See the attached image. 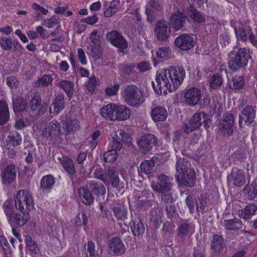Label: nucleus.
Returning a JSON list of instances; mask_svg holds the SVG:
<instances>
[{
  "label": "nucleus",
  "instance_id": "21",
  "mask_svg": "<svg viewBox=\"0 0 257 257\" xmlns=\"http://www.w3.org/2000/svg\"><path fill=\"white\" fill-rule=\"evenodd\" d=\"M105 179H107V181H104V183L106 186L111 185L113 188H118L120 180L118 177V172L114 167H109L106 169Z\"/></svg>",
  "mask_w": 257,
  "mask_h": 257
},
{
  "label": "nucleus",
  "instance_id": "32",
  "mask_svg": "<svg viewBox=\"0 0 257 257\" xmlns=\"http://www.w3.org/2000/svg\"><path fill=\"white\" fill-rule=\"evenodd\" d=\"M86 185L93 195L94 194L99 196L104 195L106 193L105 186L100 183L94 181H90Z\"/></svg>",
  "mask_w": 257,
  "mask_h": 257
},
{
  "label": "nucleus",
  "instance_id": "13",
  "mask_svg": "<svg viewBox=\"0 0 257 257\" xmlns=\"http://www.w3.org/2000/svg\"><path fill=\"white\" fill-rule=\"evenodd\" d=\"M226 242L223 237L219 234H215L212 236V239L210 245V249L212 251L211 255L218 256L226 247Z\"/></svg>",
  "mask_w": 257,
  "mask_h": 257
},
{
  "label": "nucleus",
  "instance_id": "26",
  "mask_svg": "<svg viewBox=\"0 0 257 257\" xmlns=\"http://www.w3.org/2000/svg\"><path fill=\"white\" fill-rule=\"evenodd\" d=\"M60 163L64 170L68 173L72 182L74 183L76 179V169L73 160L69 157H65L61 160Z\"/></svg>",
  "mask_w": 257,
  "mask_h": 257
},
{
  "label": "nucleus",
  "instance_id": "45",
  "mask_svg": "<svg viewBox=\"0 0 257 257\" xmlns=\"http://www.w3.org/2000/svg\"><path fill=\"white\" fill-rule=\"evenodd\" d=\"M120 0H112L109 6L104 12V15L106 18H109L119 11Z\"/></svg>",
  "mask_w": 257,
  "mask_h": 257
},
{
  "label": "nucleus",
  "instance_id": "61",
  "mask_svg": "<svg viewBox=\"0 0 257 257\" xmlns=\"http://www.w3.org/2000/svg\"><path fill=\"white\" fill-rule=\"evenodd\" d=\"M94 176L95 178H97L103 183L104 181H107V179H105V175L106 174V169L103 170L102 168H96L94 172Z\"/></svg>",
  "mask_w": 257,
  "mask_h": 257
},
{
  "label": "nucleus",
  "instance_id": "5",
  "mask_svg": "<svg viewBox=\"0 0 257 257\" xmlns=\"http://www.w3.org/2000/svg\"><path fill=\"white\" fill-rule=\"evenodd\" d=\"M34 200L31 194L27 190H19L15 198L16 209L21 212L29 213L34 208Z\"/></svg>",
  "mask_w": 257,
  "mask_h": 257
},
{
  "label": "nucleus",
  "instance_id": "53",
  "mask_svg": "<svg viewBox=\"0 0 257 257\" xmlns=\"http://www.w3.org/2000/svg\"><path fill=\"white\" fill-rule=\"evenodd\" d=\"M156 54L158 58L164 59H168L172 57L171 50L169 47L160 48L156 52Z\"/></svg>",
  "mask_w": 257,
  "mask_h": 257
},
{
  "label": "nucleus",
  "instance_id": "9",
  "mask_svg": "<svg viewBox=\"0 0 257 257\" xmlns=\"http://www.w3.org/2000/svg\"><path fill=\"white\" fill-rule=\"evenodd\" d=\"M105 38L112 46L118 48L120 52H122L128 46L126 40L121 33L116 30L107 32Z\"/></svg>",
  "mask_w": 257,
  "mask_h": 257
},
{
  "label": "nucleus",
  "instance_id": "42",
  "mask_svg": "<svg viewBox=\"0 0 257 257\" xmlns=\"http://www.w3.org/2000/svg\"><path fill=\"white\" fill-rule=\"evenodd\" d=\"M228 87L231 89L237 90L242 88L244 86V77L242 76H234L228 83Z\"/></svg>",
  "mask_w": 257,
  "mask_h": 257
},
{
  "label": "nucleus",
  "instance_id": "6",
  "mask_svg": "<svg viewBox=\"0 0 257 257\" xmlns=\"http://www.w3.org/2000/svg\"><path fill=\"white\" fill-rule=\"evenodd\" d=\"M157 85L153 81L152 86L155 91L158 94H167V91H173L172 85L171 84V80L168 77V69H163L159 73L157 72L156 77Z\"/></svg>",
  "mask_w": 257,
  "mask_h": 257
},
{
  "label": "nucleus",
  "instance_id": "11",
  "mask_svg": "<svg viewBox=\"0 0 257 257\" xmlns=\"http://www.w3.org/2000/svg\"><path fill=\"white\" fill-rule=\"evenodd\" d=\"M158 182H152L151 187L154 191L159 193H165L170 191L172 187L171 182L172 178L164 174L157 176Z\"/></svg>",
  "mask_w": 257,
  "mask_h": 257
},
{
  "label": "nucleus",
  "instance_id": "19",
  "mask_svg": "<svg viewBox=\"0 0 257 257\" xmlns=\"http://www.w3.org/2000/svg\"><path fill=\"white\" fill-rule=\"evenodd\" d=\"M255 117V110L252 106H247L245 107L239 116V125L241 127L242 121L247 125H250L253 121Z\"/></svg>",
  "mask_w": 257,
  "mask_h": 257
},
{
  "label": "nucleus",
  "instance_id": "41",
  "mask_svg": "<svg viewBox=\"0 0 257 257\" xmlns=\"http://www.w3.org/2000/svg\"><path fill=\"white\" fill-rule=\"evenodd\" d=\"M224 224L226 228L230 230H236L240 229L243 227L241 221L236 218L232 219L225 220Z\"/></svg>",
  "mask_w": 257,
  "mask_h": 257
},
{
  "label": "nucleus",
  "instance_id": "39",
  "mask_svg": "<svg viewBox=\"0 0 257 257\" xmlns=\"http://www.w3.org/2000/svg\"><path fill=\"white\" fill-rule=\"evenodd\" d=\"M115 107L114 104H108L101 109L100 113L104 118L114 120Z\"/></svg>",
  "mask_w": 257,
  "mask_h": 257
},
{
  "label": "nucleus",
  "instance_id": "8",
  "mask_svg": "<svg viewBox=\"0 0 257 257\" xmlns=\"http://www.w3.org/2000/svg\"><path fill=\"white\" fill-rule=\"evenodd\" d=\"M168 69V77L171 80L173 89L175 91L182 83L185 77V71L182 67L179 66H171Z\"/></svg>",
  "mask_w": 257,
  "mask_h": 257
},
{
  "label": "nucleus",
  "instance_id": "49",
  "mask_svg": "<svg viewBox=\"0 0 257 257\" xmlns=\"http://www.w3.org/2000/svg\"><path fill=\"white\" fill-rule=\"evenodd\" d=\"M42 103L41 97L38 92H35L30 101V106L32 110L35 111L39 108Z\"/></svg>",
  "mask_w": 257,
  "mask_h": 257
},
{
  "label": "nucleus",
  "instance_id": "63",
  "mask_svg": "<svg viewBox=\"0 0 257 257\" xmlns=\"http://www.w3.org/2000/svg\"><path fill=\"white\" fill-rule=\"evenodd\" d=\"M247 39L249 42L255 47H257V32H253L251 28L249 30L247 31Z\"/></svg>",
  "mask_w": 257,
  "mask_h": 257
},
{
  "label": "nucleus",
  "instance_id": "18",
  "mask_svg": "<svg viewBox=\"0 0 257 257\" xmlns=\"http://www.w3.org/2000/svg\"><path fill=\"white\" fill-rule=\"evenodd\" d=\"M108 249L113 255L119 256L125 252L126 248L121 239L115 237L110 240L108 243Z\"/></svg>",
  "mask_w": 257,
  "mask_h": 257
},
{
  "label": "nucleus",
  "instance_id": "27",
  "mask_svg": "<svg viewBox=\"0 0 257 257\" xmlns=\"http://www.w3.org/2000/svg\"><path fill=\"white\" fill-rule=\"evenodd\" d=\"M228 180L233 181V184L237 187H241L245 183V180L242 171L238 168L233 169L228 176Z\"/></svg>",
  "mask_w": 257,
  "mask_h": 257
},
{
  "label": "nucleus",
  "instance_id": "40",
  "mask_svg": "<svg viewBox=\"0 0 257 257\" xmlns=\"http://www.w3.org/2000/svg\"><path fill=\"white\" fill-rule=\"evenodd\" d=\"M22 141L21 135L16 131H12L7 138V142L10 146L15 147L19 146Z\"/></svg>",
  "mask_w": 257,
  "mask_h": 257
},
{
  "label": "nucleus",
  "instance_id": "52",
  "mask_svg": "<svg viewBox=\"0 0 257 257\" xmlns=\"http://www.w3.org/2000/svg\"><path fill=\"white\" fill-rule=\"evenodd\" d=\"M13 41H12L10 37L5 36L0 38V46L5 51H11L12 49Z\"/></svg>",
  "mask_w": 257,
  "mask_h": 257
},
{
  "label": "nucleus",
  "instance_id": "64",
  "mask_svg": "<svg viewBox=\"0 0 257 257\" xmlns=\"http://www.w3.org/2000/svg\"><path fill=\"white\" fill-rule=\"evenodd\" d=\"M136 205L141 210H147L152 206V201L148 200H139L137 202Z\"/></svg>",
  "mask_w": 257,
  "mask_h": 257
},
{
  "label": "nucleus",
  "instance_id": "23",
  "mask_svg": "<svg viewBox=\"0 0 257 257\" xmlns=\"http://www.w3.org/2000/svg\"><path fill=\"white\" fill-rule=\"evenodd\" d=\"M201 96V92L199 89L191 88L186 91L184 98L188 104L195 105L200 101Z\"/></svg>",
  "mask_w": 257,
  "mask_h": 257
},
{
  "label": "nucleus",
  "instance_id": "22",
  "mask_svg": "<svg viewBox=\"0 0 257 257\" xmlns=\"http://www.w3.org/2000/svg\"><path fill=\"white\" fill-rule=\"evenodd\" d=\"M196 179V175L194 169H190V171L181 175L180 180L177 181L181 185L192 188L194 186Z\"/></svg>",
  "mask_w": 257,
  "mask_h": 257
},
{
  "label": "nucleus",
  "instance_id": "7",
  "mask_svg": "<svg viewBox=\"0 0 257 257\" xmlns=\"http://www.w3.org/2000/svg\"><path fill=\"white\" fill-rule=\"evenodd\" d=\"M61 124L55 119L49 122L42 131V136L56 145H58L61 142Z\"/></svg>",
  "mask_w": 257,
  "mask_h": 257
},
{
  "label": "nucleus",
  "instance_id": "12",
  "mask_svg": "<svg viewBox=\"0 0 257 257\" xmlns=\"http://www.w3.org/2000/svg\"><path fill=\"white\" fill-rule=\"evenodd\" d=\"M194 38L188 34H183L177 37L175 40V45L182 51L192 49L196 43Z\"/></svg>",
  "mask_w": 257,
  "mask_h": 257
},
{
  "label": "nucleus",
  "instance_id": "24",
  "mask_svg": "<svg viewBox=\"0 0 257 257\" xmlns=\"http://www.w3.org/2000/svg\"><path fill=\"white\" fill-rule=\"evenodd\" d=\"M62 124L66 135L75 133L79 131L81 127L79 121L72 118L66 117L65 121L62 122Z\"/></svg>",
  "mask_w": 257,
  "mask_h": 257
},
{
  "label": "nucleus",
  "instance_id": "4",
  "mask_svg": "<svg viewBox=\"0 0 257 257\" xmlns=\"http://www.w3.org/2000/svg\"><path fill=\"white\" fill-rule=\"evenodd\" d=\"M123 97L125 102L129 105L138 107L145 100V93L134 85H129L123 91Z\"/></svg>",
  "mask_w": 257,
  "mask_h": 257
},
{
  "label": "nucleus",
  "instance_id": "48",
  "mask_svg": "<svg viewBox=\"0 0 257 257\" xmlns=\"http://www.w3.org/2000/svg\"><path fill=\"white\" fill-rule=\"evenodd\" d=\"M192 257H207L206 248L205 245L197 243L193 248Z\"/></svg>",
  "mask_w": 257,
  "mask_h": 257
},
{
  "label": "nucleus",
  "instance_id": "34",
  "mask_svg": "<svg viewBox=\"0 0 257 257\" xmlns=\"http://www.w3.org/2000/svg\"><path fill=\"white\" fill-rule=\"evenodd\" d=\"M55 182V177L51 175H47L42 177L40 181V188L46 192H50Z\"/></svg>",
  "mask_w": 257,
  "mask_h": 257
},
{
  "label": "nucleus",
  "instance_id": "44",
  "mask_svg": "<svg viewBox=\"0 0 257 257\" xmlns=\"http://www.w3.org/2000/svg\"><path fill=\"white\" fill-rule=\"evenodd\" d=\"M59 85L65 92L69 99H71L74 93V83L69 81L63 80L59 83Z\"/></svg>",
  "mask_w": 257,
  "mask_h": 257
},
{
  "label": "nucleus",
  "instance_id": "38",
  "mask_svg": "<svg viewBox=\"0 0 257 257\" xmlns=\"http://www.w3.org/2000/svg\"><path fill=\"white\" fill-rule=\"evenodd\" d=\"M257 210V206L254 204L247 205L245 208L241 209L239 212V215L240 218L244 219H250Z\"/></svg>",
  "mask_w": 257,
  "mask_h": 257
},
{
  "label": "nucleus",
  "instance_id": "62",
  "mask_svg": "<svg viewBox=\"0 0 257 257\" xmlns=\"http://www.w3.org/2000/svg\"><path fill=\"white\" fill-rule=\"evenodd\" d=\"M165 211H166L168 217L170 219H172L178 216L177 211L174 205H166Z\"/></svg>",
  "mask_w": 257,
  "mask_h": 257
},
{
  "label": "nucleus",
  "instance_id": "14",
  "mask_svg": "<svg viewBox=\"0 0 257 257\" xmlns=\"http://www.w3.org/2000/svg\"><path fill=\"white\" fill-rule=\"evenodd\" d=\"M234 122V117L232 114L227 113L219 120V126L220 130L226 136H230L233 134L232 128Z\"/></svg>",
  "mask_w": 257,
  "mask_h": 257
},
{
  "label": "nucleus",
  "instance_id": "10",
  "mask_svg": "<svg viewBox=\"0 0 257 257\" xmlns=\"http://www.w3.org/2000/svg\"><path fill=\"white\" fill-rule=\"evenodd\" d=\"M137 144L140 151L143 154L149 152L152 148L157 145L158 139L153 134H147L142 136L138 140Z\"/></svg>",
  "mask_w": 257,
  "mask_h": 257
},
{
  "label": "nucleus",
  "instance_id": "57",
  "mask_svg": "<svg viewBox=\"0 0 257 257\" xmlns=\"http://www.w3.org/2000/svg\"><path fill=\"white\" fill-rule=\"evenodd\" d=\"M116 152L110 150L105 152L103 155V161L106 162H113L116 159Z\"/></svg>",
  "mask_w": 257,
  "mask_h": 257
},
{
  "label": "nucleus",
  "instance_id": "51",
  "mask_svg": "<svg viewBox=\"0 0 257 257\" xmlns=\"http://www.w3.org/2000/svg\"><path fill=\"white\" fill-rule=\"evenodd\" d=\"M222 83V78L218 73H215L212 76L210 82V86L213 89H216L221 86Z\"/></svg>",
  "mask_w": 257,
  "mask_h": 257
},
{
  "label": "nucleus",
  "instance_id": "28",
  "mask_svg": "<svg viewBox=\"0 0 257 257\" xmlns=\"http://www.w3.org/2000/svg\"><path fill=\"white\" fill-rule=\"evenodd\" d=\"M1 176L3 184L12 183L16 177V166L14 164L8 166L4 170Z\"/></svg>",
  "mask_w": 257,
  "mask_h": 257
},
{
  "label": "nucleus",
  "instance_id": "60",
  "mask_svg": "<svg viewBox=\"0 0 257 257\" xmlns=\"http://www.w3.org/2000/svg\"><path fill=\"white\" fill-rule=\"evenodd\" d=\"M151 9L155 11H161L162 9V6L160 3L159 0H150L146 5V9Z\"/></svg>",
  "mask_w": 257,
  "mask_h": 257
},
{
  "label": "nucleus",
  "instance_id": "15",
  "mask_svg": "<svg viewBox=\"0 0 257 257\" xmlns=\"http://www.w3.org/2000/svg\"><path fill=\"white\" fill-rule=\"evenodd\" d=\"M170 32V28L169 27L167 22L165 20H161L157 23L155 33L159 40L167 41Z\"/></svg>",
  "mask_w": 257,
  "mask_h": 257
},
{
  "label": "nucleus",
  "instance_id": "47",
  "mask_svg": "<svg viewBox=\"0 0 257 257\" xmlns=\"http://www.w3.org/2000/svg\"><path fill=\"white\" fill-rule=\"evenodd\" d=\"M178 235L181 239L189 235L191 231V226L187 223H181L177 229Z\"/></svg>",
  "mask_w": 257,
  "mask_h": 257
},
{
  "label": "nucleus",
  "instance_id": "29",
  "mask_svg": "<svg viewBox=\"0 0 257 257\" xmlns=\"http://www.w3.org/2000/svg\"><path fill=\"white\" fill-rule=\"evenodd\" d=\"M130 228L134 236H140L145 232V227L140 217L132 219L130 223Z\"/></svg>",
  "mask_w": 257,
  "mask_h": 257
},
{
  "label": "nucleus",
  "instance_id": "16",
  "mask_svg": "<svg viewBox=\"0 0 257 257\" xmlns=\"http://www.w3.org/2000/svg\"><path fill=\"white\" fill-rule=\"evenodd\" d=\"M187 19L185 13L180 11H176L171 16L170 23L175 31H178L183 28Z\"/></svg>",
  "mask_w": 257,
  "mask_h": 257
},
{
  "label": "nucleus",
  "instance_id": "31",
  "mask_svg": "<svg viewBox=\"0 0 257 257\" xmlns=\"http://www.w3.org/2000/svg\"><path fill=\"white\" fill-rule=\"evenodd\" d=\"M151 113L152 119L155 122L166 120L168 114L166 109L162 106L154 107Z\"/></svg>",
  "mask_w": 257,
  "mask_h": 257
},
{
  "label": "nucleus",
  "instance_id": "43",
  "mask_svg": "<svg viewBox=\"0 0 257 257\" xmlns=\"http://www.w3.org/2000/svg\"><path fill=\"white\" fill-rule=\"evenodd\" d=\"M156 159L152 158L150 160H145L140 165L141 171L146 174H150L153 171L155 166Z\"/></svg>",
  "mask_w": 257,
  "mask_h": 257
},
{
  "label": "nucleus",
  "instance_id": "1",
  "mask_svg": "<svg viewBox=\"0 0 257 257\" xmlns=\"http://www.w3.org/2000/svg\"><path fill=\"white\" fill-rule=\"evenodd\" d=\"M228 56L230 58L228 62V67L233 71L244 68L248 60L251 58L249 50L245 48L231 51L229 53Z\"/></svg>",
  "mask_w": 257,
  "mask_h": 257
},
{
  "label": "nucleus",
  "instance_id": "33",
  "mask_svg": "<svg viewBox=\"0 0 257 257\" xmlns=\"http://www.w3.org/2000/svg\"><path fill=\"white\" fill-rule=\"evenodd\" d=\"M131 115V110L124 105H116L114 120H124L128 118Z\"/></svg>",
  "mask_w": 257,
  "mask_h": 257
},
{
  "label": "nucleus",
  "instance_id": "55",
  "mask_svg": "<svg viewBox=\"0 0 257 257\" xmlns=\"http://www.w3.org/2000/svg\"><path fill=\"white\" fill-rule=\"evenodd\" d=\"M85 250L89 252V257H99V253L95 249V244L91 240L87 242L84 246Z\"/></svg>",
  "mask_w": 257,
  "mask_h": 257
},
{
  "label": "nucleus",
  "instance_id": "3",
  "mask_svg": "<svg viewBox=\"0 0 257 257\" xmlns=\"http://www.w3.org/2000/svg\"><path fill=\"white\" fill-rule=\"evenodd\" d=\"M211 124L210 116L209 114L202 111L195 112L190 118L187 123L183 125L184 131L189 134L191 132L199 130L202 124L207 131Z\"/></svg>",
  "mask_w": 257,
  "mask_h": 257
},
{
  "label": "nucleus",
  "instance_id": "50",
  "mask_svg": "<svg viewBox=\"0 0 257 257\" xmlns=\"http://www.w3.org/2000/svg\"><path fill=\"white\" fill-rule=\"evenodd\" d=\"M26 244L28 249L33 254H37L39 252V249L37 246V243L30 236L26 237Z\"/></svg>",
  "mask_w": 257,
  "mask_h": 257
},
{
  "label": "nucleus",
  "instance_id": "30",
  "mask_svg": "<svg viewBox=\"0 0 257 257\" xmlns=\"http://www.w3.org/2000/svg\"><path fill=\"white\" fill-rule=\"evenodd\" d=\"M78 193L80 199L84 204L90 205L92 204L94 200V196L86 186L79 188Z\"/></svg>",
  "mask_w": 257,
  "mask_h": 257
},
{
  "label": "nucleus",
  "instance_id": "37",
  "mask_svg": "<svg viewBox=\"0 0 257 257\" xmlns=\"http://www.w3.org/2000/svg\"><path fill=\"white\" fill-rule=\"evenodd\" d=\"M113 213L115 218L118 220H122L125 225H126V222L125 220L127 219V210L125 209L124 206L120 204H117L114 206L112 208Z\"/></svg>",
  "mask_w": 257,
  "mask_h": 257
},
{
  "label": "nucleus",
  "instance_id": "36",
  "mask_svg": "<svg viewBox=\"0 0 257 257\" xmlns=\"http://www.w3.org/2000/svg\"><path fill=\"white\" fill-rule=\"evenodd\" d=\"M186 12L188 16H189L195 22L199 23H203L205 21L204 16L200 12L197 11L194 8L191 4L186 9Z\"/></svg>",
  "mask_w": 257,
  "mask_h": 257
},
{
  "label": "nucleus",
  "instance_id": "46",
  "mask_svg": "<svg viewBox=\"0 0 257 257\" xmlns=\"http://www.w3.org/2000/svg\"><path fill=\"white\" fill-rule=\"evenodd\" d=\"M250 27L247 26L244 28L238 27L235 29V36L238 41L246 42L247 40V31L249 30Z\"/></svg>",
  "mask_w": 257,
  "mask_h": 257
},
{
  "label": "nucleus",
  "instance_id": "35",
  "mask_svg": "<svg viewBox=\"0 0 257 257\" xmlns=\"http://www.w3.org/2000/svg\"><path fill=\"white\" fill-rule=\"evenodd\" d=\"M8 104L5 100L0 101V125L5 124L9 119Z\"/></svg>",
  "mask_w": 257,
  "mask_h": 257
},
{
  "label": "nucleus",
  "instance_id": "59",
  "mask_svg": "<svg viewBox=\"0 0 257 257\" xmlns=\"http://www.w3.org/2000/svg\"><path fill=\"white\" fill-rule=\"evenodd\" d=\"M89 38L92 43L91 45H101L102 37L98 35V32L96 30H93L90 33Z\"/></svg>",
  "mask_w": 257,
  "mask_h": 257
},
{
  "label": "nucleus",
  "instance_id": "25",
  "mask_svg": "<svg viewBox=\"0 0 257 257\" xmlns=\"http://www.w3.org/2000/svg\"><path fill=\"white\" fill-rule=\"evenodd\" d=\"M13 108L15 113H20L27 111L28 108L26 99L18 95H14L12 97Z\"/></svg>",
  "mask_w": 257,
  "mask_h": 257
},
{
  "label": "nucleus",
  "instance_id": "17",
  "mask_svg": "<svg viewBox=\"0 0 257 257\" xmlns=\"http://www.w3.org/2000/svg\"><path fill=\"white\" fill-rule=\"evenodd\" d=\"M176 173L175 175L177 181L180 180L181 175L190 171V169H193L191 167L190 162L186 158L177 157L176 163Z\"/></svg>",
  "mask_w": 257,
  "mask_h": 257
},
{
  "label": "nucleus",
  "instance_id": "56",
  "mask_svg": "<svg viewBox=\"0 0 257 257\" xmlns=\"http://www.w3.org/2000/svg\"><path fill=\"white\" fill-rule=\"evenodd\" d=\"M115 136L122 142L129 144L132 142V138L130 135L126 133L124 130H118L115 134Z\"/></svg>",
  "mask_w": 257,
  "mask_h": 257
},
{
  "label": "nucleus",
  "instance_id": "20",
  "mask_svg": "<svg viewBox=\"0 0 257 257\" xmlns=\"http://www.w3.org/2000/svg\"><path fill=\"white\" fill-rule=\"evenodd\" d=\"M65 96L63 94H59L53 100L52 103L49 107V112L54 115L60 113L65 107Z\"/></svg>",
  "mask_w": 257,
  "mask_h": 257
},
{
  "label": "nucleus",
  "instance_id": "2",
  "mask_svg": "<svg viewBox=\"0 0 257 257\" xmlns=\"http://www.w3.org/2000/svg\"><path fill=\"white\" fill-rule=\"evenodd\" d=\"M5 214L12 227H20L26 224L30 220L29 213L21 212L19 213L14 211L13 205L10 201L7 200L3 205Z\"/></svg>",
  "mask_w": 257,
  "mask_h": 257
},
{
  "label": "nucleus",
  "instance_id": "58",
  "mask_svg": "<svg viewBox=\"0 0 257 257\" xmlns=\"http://www.w3.org/2000/svg\"><path fill=\"white\" fill-rule=\"evenodd\" d=\"M90 50L91 52L92 57L99 59L102 53L101 45H91L90 46Z\"/></svg>",
  "mask_w": 257,
  "mask_h": 257
},
{
  "label": "nucleus",
  "instance_id": "54",
  "mask_svg": "<svg viewBox=\"0 0 257 257\" xmlns=\"http://www.w3.org/2000/svg\"><path fill=\"white\" fill-rule=\"evenodd\" d=\"M52 80L53 78L50 75L45 74L42 77L38 78V79L35 82V86H47L52 83Z\"/></svg>",
  "mask_w": 257,
  "mask_h": 257
}]
</instances>
